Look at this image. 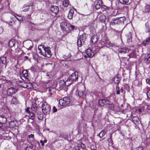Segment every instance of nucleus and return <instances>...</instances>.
Here are the masks:
<instances>
[{
  "instance_id": "57",
  "label": "nucleus",
  "mask_w": 150,
  "mask_h": 150,
  "mask_svg": "<svg viewBox=\"0 0 150 150\" xmlns=\"http://www.w3.org/2000/svg\"><path fill=\"white\" fill-rule=\"evenodd\" d=\"M74 150H80V149L79 147H76L74 149Z\"/></svg>"
},
{
  "instance_id": "32",
  "label": "nucleus",
  "mask_w": 150,
  "mask_h": 150,
  "mask_svg": "<svg viewBox=\"0 0 150 150\" xmlns=\"http://www.w3.org/2000/svg\"><path fill=\"white\" fill-rule=\"evenodd\" d=\"M119 52L121 53H125L127 52V49L126 48H120L119 49Z\"/></svg>"
},
{
  "instance_id": "10",
  "label": "nucleus",
  "mask_w": 150,
  "mask_h": 150,
  "mask_svg": "<svg viewBox=\"0 0 150 150\" xmlns=\"http://www.w3.org/2000/svg\"><path fill=\"white\" fill-rule=\"evenodd\" d=\"M50 10L52 12L55 14H57L59 11L58 6H51Z\"/></svg>"
},
{
  "instance_id": "46",
  "label": "nucleus",
  "mask_w": 150,
  "mask_h": 150,
  "mask_svg": "<svg viewBox=\"0 0 150 150\" xmlns=\"http://www.w3.org/2000/svg\"><path fill=\"white\" fill-rule=\"evenodd\" d=\"M26 150H34V149H33V146L31 145L30 146L28 147L27 148Z\"/></svg>"
},
{
  "instance_id": "45",
  "label": "nucleus",
  "mask_w": 150,
  "mask_h": 150,
  "mask_svg": "<svg viewBox=\"0 0 150 150\" xmlns=\"http://www.w3.org/2000/svg\"><path fill=\"white\" fill-rule=\"evenodd\" d=\"M119 87L117 86L116 87V90H117L116 94L119 95L120 94V90Z\"/></svg>"
},
{
  "instance_id": "5",
  "label": "nucleus",
  "mask_w": 150,
  "mask_h": 150,
  "mask_svg": "<svg viewBox=\"0 0 150 150\" xmlns=\"http://www.w3.org/2000/svg\"><path fill=\"white\" fill-rule=\"evenodd\" d=\"M79 90L78 92V95L80 97H84L85 96L86 94V92L85 90V87L84 86L82 85L79 87Z\"/></svg>"
},
{
  "instance_id": "12",
  "label": "nucleus",
  "mask_w": 150,
  "mask_h": 150,
  "mask_svg": "<svg viewBox=\"0 0 150 150\" xmlns=\"http://www.w3.org/2000/svg\"><path fill=\"white\" fill-rule=\"evenodd\" d=\"M25 46L27 49L30 50L33 47L32 42L30 40L26 42H25Z\"/></svg>"
},
{
  "instance_id": "13",
  "label": "nucleus",
  "mask_w": 150,
  "mask_h": 150,
  "mask_svg": "<svg viewBox=\"0 0 150 150\" xmlns=\"http://www.w3.org/2000/svg\"><path fill=\"white\" fill-rule=\"evenodd\" d=\"M106 106L109 109L112 110L114 108V105L113 103L108 101V102L106 104Z\"/></svg>"
},
{
  "instance_id": "42",
  "label": "nucleus",
  "mask_w": 150,
  "mask_h": 150,
  "mask_svg": "<svg viewBox=\"0 0 150 150\" xmlns=\"http://www.w3.org/2000/svg\"><path fill=\"white\" fill-rule=\"evenodd\" d=\"M59 84L60 86H62L64 85L65 86V81L63 80H61L59 81Z\"/></svg>"
},
{
  "instance_id": "59",
  "label": "nucleus",
  "mask_w": 150,
  "mask_h": 150,
  "mask_svg": "<svg viewBox=\"0 0 150 150\" xmlns=\"http://www.w3.org/2000/svg\"><path fill=\"white\" fill-rule=\"evenodd\" d=\"M25 59H28V57L27 56H25L24 57Z\"/></svg>"
},
{
  "instance_id": "58",
  "label": "nucleus",
  "mask_w": 150,
  "mask_h": 150,
  "mask_svg": "<svg viewBox=\"0 0 150 150\" xmlns=\"http://www.w3.org/2000/svg\"><path fill=\"white\" fill-rule=\"evenodd\" d=\"M120 91L121 93H122L123 91L124 90L123 88H121L120 89Z\"/></svg>"
},
{
  "instance_id": "30",
  "label": "nucleus",
  "mask_w": 150,
  "mask_h": 150,
  "mask_svg": "<svg viewBox=\"0 0 150 150\" xmlns=\"http://www.w3.org/2000/svg\"><path fill=\"white\" fill-rule=\"evenodd\" d=\"M0 61L2 63L5 64L6 62V58L5 57H2L0 58Z\"/></svg>"
},
{
  "instance_id": "56",
  "label": "nucleus",
  "mask_w": 150,
  "mask_h": 150,
  "mask_svg": "<svg viewBox=\"0 0 150 150\" xmlns=\"http://www.w3.org/2000/svg\"><path fill=\"white\" fill-rule=\"evenodd\" d=\"M147 96L149 95L150 96V90H149L147 92Z\"/></svg>"
},
{
  "instance_id": "17",
  "label": "nucleus",
  "mask_w": 150,
  "mask_h": 150,
  "mask_svg": "<svg viewBox=\"0 0 150 150\" xmlns=\"http://www.w3.org/2000/svg\"><path fill=\"white\" fill-rule=\"evenodd\" d=\"M108 100H106L105 99H101L98 101L99 104L101 106H103L104 105H106V104L108 102Z\"/></svg>"
},
{
  "instance_id": "60",
  "label": "nucleus",
  "mask_w": 150,
  "mask_h": 150,
  "mask_svg": "<svg viewBox=\"0 0 150 150\" xmlns=\"http://www.w3.org/2000/svg\"><path fill=\"white\" fill-rule=\"evenodd\" d=\"M3 125V124L0 122V127H2Z\"/></svg>"
},
{
  "instance_id": "27",
  "label": "nucleus",
  "mask_w": 150,
  "mask_h": 150,
  "mask_svg": "<svg viewBox=\"0 0 150 150\" xmlns=\"http://www.w3.org/2000/svg\"><path fill=\"white\" fill-rule=\"evenodd\" d=\"M37 104L35 102H33L32 103L31 109L34 111H35L36 110L37 108Z\"/></svg>"
},
{
  "instance_id": "29",
  "label": "nucleus",
  "mask_w": 150,
  "mask_h": 150,
  "mask_svg": "<svg viewBox=\"0 0 150 150\" xmlns=\"http://www.w3.org/2000/svg\"><path fill=\"white\" fill-rule=\"evenodd\" d=\"M120 78L118 76H116L114 78V81L115 83L118 84L120 82Z\"/></svg>"
},
{
  "instance_id": "38",
  "label": "nucleus",
  "mask_w": 150,
  "mask_h": 150,
  "mask_svg": "<svg viewBox=\"0 0 150 150\" xmlns=\"http://www.w3.org/2000/svg\"><path fill=\"white\" fill-rule=\"evenodd\" d=\"M71 54L69 53L67 54H67L64 55L63 56V57L65 59H67L71 57Z\"/></svg>"
},
{
  "instance_id": "9",
  "label": "nucleus",
  "mask_w": 150,
  "mask_h": 150,
  "mask_svg": "<svg viewBox=\"0 0 150 150\" xmlns=\"http://www.w3.org/2000/svg\"><path fill=\"white\" fill-rule=\"evenodd\" d=\"M86 53L88 56L90 57H93L94 54V52H93L91 49H88L86 50Z\"/></svg>"
},
{
  "instance_id": "41",
  "label": "nucleus",
  "mask_w": 150,
  "mask_h": 150,
  "mask_svg": "<svg viewBox=\"0 0 150 150\" xmlns=\"http://www.w3.org/2000/svg\"><path fill=\"white\" fill-rule=\"evenodd\" d=\"M29 118L32 120H33L34 119V115L33 113L32 112L30 113L29 115Z\"/></svg>"
},
{
  "instance_id": "1",
  "label": "nucleus",
  "mask_w": 150,
  "mask_h": 150,
  "mask_svg": "<svg viewBox=\"0 0 150 150\" xmlns=\"http://www.w3.org/2000/svg\"><path fill=\"white\" fill-rule=\"evenodd\" d=\"M125 20L126 18L125 17L113 18L110 22V25L112 26L116 25H119L121 23H124Z\"/></svg>"
},
{
  "instance_id": "24",
  "label": "nucleus",
  "mask_w": 150,
  "mask_h": 150,
  "mask_svg": "<svg viewBox=\"0 0 150 150\" xmlns=\"http://www.w3.org/2000/svg\"><path fill=\"white\" fill-rule=\"evenodd\" d=\"M144 61L148 63H150V54H148L145 57Z\"/></svg>"
},
{
  "instance_id": "23",
  "label": "nucleus",
  "mask_w": 150,
  "mask_h": 150,
  "mask_svg": "<svg viewBox=\"0 0 150 150\" xmlns=\"http://www.w3.org/2000/svg\"><path fill=\"white\" fill-rule=\"evenodd\" d=\"M7 120L6 118L4 117L3 116H0V122L2 123H5L6 122Z\"/></svg>"
},
{
  "instance_id": "51",
  "label": "nucleus",
  "mask_w": 150,
  "mask_h": 150,
  "mask_svg": "<svg viewBox=\"0 0 150 150\" xmlns=\"http://www.w3.org/2000/svg\"><path fill=\"white\" fill-rule=\"evenodd\" d=\"M70 28L71 29H74L75 28V26L73 25H71L70 26Z\"/></svg>"
},
{
  "instance_id": "18",
  "label": "nucleus",
  "mask_w": 150,
  "mask_h": 150,
  "mask_svg": "<svg viewBox=\"0 0 150 150\" xmlns=\"http://www.w3.org/2000/svg\"><path fill=\"white\" fill-rule=\"evenodd\" d=\"M67 23L66 22H62L60 24V27L61 29L63 31H65L66 29V27L67 26Z\"/></svg>"
},
{
  "instance_id": "20",
  "label": "nucleus",
  "mask_w": 150,
  "mask_h": 150,
  "mask_svg": "<svg viewBox=\"0 0 150 150\" xmlns=\"http://www.w3.org/2000/svg\"><path fill=\"white\" fill-rule=\"evenodd\" d=\"M145 31L146 33H148L150 32V24L147 22L145 23Z\"/></svg>"
},
{
  "instance_id": "2",
  "label": "nucleus",
  "mask_w": 150,
  "mask_h": 150,
  "mask_svg": "<svg viewBox=\"0 0 150 150\" xmlns=\"http://www.w3.org/2000/svg\"><path fill=\"white\" fill-rule=\"evenodd\" d=\"M43 48L44 49L43 51H42L40 50V51L39 52V53L45 57L47 58L50 57L52 55V54L50 48L45 46H43Z\"/></svg>"
},
{
  "instance_id": "19",
  "label": "nucleus",
  "mask_w": 150,
  "mask_h": 150,
  "mask_svg": "<svg viewBox=\"0 0 150 150\" xmlns=\"http://www.w3.org/2000/svg\"><path fill=\"white\" fill-rule=\"evenodd\" d=\"M150 11V5H147L143 10V12L144 13H147Z\"/></svg>"
},
{
  "instance_id": "6",
  "label": "nucleus",
  "mask_w": 150,
  "mask_h": 150,
  "mask_svg": "<svg viewBox=\"0 0 150 150\" xmlns=\"http://www.w3.org/2000/svg\"><path fill=\"white\" fill-rule=\"evenodd\" d=\"M70 102V98L68 97H65L59 100V103L60 105L64 106L69 104Z\"/></svg>"
},
{
  "instance_id": "50",
  "label": "nucleus",
  "mask_w": 150,
  "mask_h": 150,
  "mask_svg": "<svg viewBox=\"0 0 150 150\" xmlns=\"http://www.w3.org/2000/svg\"><path fill=\"white\" fill-rule=\"evenodd\" d=\"M28 137L29 138H33L34 137V135L33 134H31L29 135Z\"/></svg>"
},
{
  "instance_id": "31",
  "label": "nucleus",
  "mask_w": 150,
  "mask_h": 150,
  "mask_svg": "<svg viewBox=\"0 0 150 150\" xmlns=\"http://www.w3.org/2000/svg\"><path fill=\"white\" fill-rule=\"evenodd\" d=\"M10 126L11 127H14L16 125V122L14 121H11L9 123Z\"/></svg>"
},
{
  "instance_id": "40",
  "label": "nucleus",
  "mask_w": 150,
  "mask_h": 150,
  "mask_svg": "<svg viewBox=\"0 0 150 150\" xmlns=\"http://www.w3.org/2000/svg\"><path fill=\"white\" fill-rule=\"evenodd\" d=\"M62 4L64 7H67L68 6L69 4V2L67 1L64 0L63 1Z\"/></svg>"
},
{
  "instance_id": "63",
  "label": "nucleus",
  "mask_w": 150,
  "mask_h": 150,
  "mask_svg": "<svg viewBox=\"0 0 150 150\" xmlns=\"http://www.w3.org/2000/svg\"><path fill=\"white\" fill-rule=\"evenodd\" d=\"M52 90L51 89H49V92H51V91Z\"/></svg>"
},
{
  "instance_id": "14",
  "label": "nucleus",
  "mask_w": 150,
  "mask_h": 150,
  "mask_svg": "<svg viewBox=\"0 0 150 150\" xmlns=\"http://www.w3.org/2000/svg\"><path fill=\"white\" fill-rule=\"evenodd\" d=\"M74 9H71L69 12V14L67 16V18L69 19H72L74 13Z\"/></svg>"
},
{
  "instance_id": "16",
  "label": "nucleus",
  "mask_w": 150,
  "mask_h": 150,
  "mask_svg": "<svg viewBox=\"0 0 150 150\" xmlns=\"http://www.w3.org/2000/svg\"><path fill=\"white\" fill-rule=\"evenodd\" d=\"M121 4L126 5L130 4L132 1V0H119Z\"/></svg>"
},
{
  "instance_id": "15",
  "label": "nucleus",
  "mask_w": 150,
  "mask_h": 150,
  "mask_svg": "<svg viewBox=\"0 0 150 150\" xmlns=\"http://www.w3.org/2000/svg\"><path fill=\"white\" fill-rule=\"evenodd\" d=\"M102 4V1L101 0H98L95 6L96 8L97 9H99L101 8Z\"/></svg>"
},
{
  "instance_id": "48",
  "label": "nucleus",
  "mask_w": 150,
  "mask_h": 150,
  "mask_svg": "<svg viewBox=\"0 0 150 150\" xmlns=\"http://www.w3.org/2000/svg\"><path fill=\"white\" fill-rule=\"evenodd\" d=\"M53 110L54 112H56L57 111V110L56 108L54 106L53 107Z\"/></svg>"
},
{
  "instance_id": "43",
  "label": "nucleus",
  "mask_w": 150,
  "mask_h": 150,
  "mask_svg": "<svg viewBox=\"0 0 150 150\" xmlns=\"http://www.w3.org/2000/svg\"><path fill=\"white\" fill-rule=\"evenodd\" d=\"M104 45H105V46L107 47L108 46L110 47H111L113 46V44L109 41H107L106 43L104 44Z\"/></svg>"
},
{
  "instance_id": "11",
  "label": "nucleus",
  "mask_w": 150,
  "mask_h": 150,
  "mask_svg": "<svg viewBox=\"0 0 150 150\" xmlns=\"http://www.w3.org/2000/svg\"><path fill=\"white\" fill-rule=\"evenodd\" d=\"M131 118L132 119V122L135 124H138L139 120L137 116H134L132 115H131Z\"/></svg>"
},
{
  "instance_id": "44",
  "label": "nucleus",
  "mask_w": 150,
  "mask_h": 150,
  "mask_svg": "<svg viewBox=\"0 0 150 150\" xmlns=\"http://www.w3.org/2000/svg\"><path fill=\"white\" fill-rule=\"evenodd\" d=\"M15 17L19 21H22L24 20L23 18L21 16L17 15V16H15Z\"/></svg>"
},
{
  "instance_id": "53",
  "label": "nucleus",
  "mask_w": 150,
  "mask_h": 150,
  "mask_svg": "<svg viewBox=\"0 0 150 150\" xmlns=\"http://www.w3.org/2000/svg\"><path fill=\"white\" fill-rule=\"evenodd\" d=\"M40 142L41 143V145L43 146L44 145V144L43 141L42 140H40Z\"/></svg>"
},
{
  "instance_id": "64",
  "label": "nucleus",
  "mask_w": 150,
  "mask_h": 150,
  "mask_svg": "<svg viewBox=\"0 0 150 150\" xmlns=\"http://www.w3.org/2000/svg\"><path fill=\"white\" fill-rule=\"evenodd\" d=\"M38 50H40H40H41V49H40V48H38Z\"/></svg>"
},
{
  "instance_id": "22",
  "label": "nucleus",
  "mask_w": 150,
  "mask_h": 150,
  "mask_svg": "<svg viewBox=\"0 0 150 150\" xmlns=\"http://www.w3.org/2000/svg\"><path fill=\"white\" fill-rule=\"evenodd\" d=\"M43 113L41 112L38 111L37 113V117L38 118L39 120H42L43 118Z\"/></svg>"
},
{
  "instance_id": "4",
  "label": "nucleus",
  "mask_w": 150,
  "mask_h": 150,
  "mask_svg": "<svg viewBox=\"0 0 150 150\" xmlns=\"http://www.w3.org/2000/svg\"><path fill=\"white\" fill-rule=\"evenodd\" d=\"M86 38L85 33H83L82 35H80L77 40V43L78 46L79 47H81L82 44L84 43Z\"/></svg>"
},
{
  "instance_id": "55",
  "label": "nucleus",
  "mask_w": 150,
  "mask_h": 150,
  "mask_svg": "<svg viewBox=\"0 0 150 150\" xmlns=\"http://www.w3.org/2000/svg\"><path fill=\"white\" fill-rule=\"evenodd\" d=\"M29 108H27L26 109V112H28V113H29L30 112V111H29Z\"/></svg>"
},
{
  "instance_id": "34",
  "label": "nucleus",
  "mask_w": 150,
  "mask_h": 150,
  "mask_svg": "<svg viewBox=\"0 0 150 150\" xmlns=\"http://www.w3.org/2000/svg\"><path fill=\"white\" fill-rule=\"evenodd\" d=\"M72 81L69 78L65 81V86H68L71 83Z\"/></svg>"
},
{
  "instance_id": "49",
  "label": "nucleus",
  "mask_w": 150,
  "mask_h": 150,
  "mask_svg": "<svg viewBox=\"0 0 150 150\" xmlns=\"http://www.w3.org/2000/svg\"><path fill=\"white\" fill-rule=\"evenodd\" d=\"M137 150H143V148L142 146H139L138 147Z\"/></svg>"
},
{
  "instance_id": "54",
  "label": "nucleus",
  "mask_w": 150,
  "mask_h": 150,
  "mask_svg": "<svg viewBox=\"0 0 150 150\" xmlns=\"http://www.w3.org/2000/svg\"><path fill=\"white\" fill-rule=\"evenodd\" d=\"M3 31V29L2 28L0 27V34Z\"/></svg>"
},
{
  "instance_id": "37",
  "label": "nucleus",
  "mask_w": 150,
  "mask_h": 150,
  "mask_svg": "<svg viewBox=\"0 0 150 150\" xmlns=\"http://www.w3.org/2000/svg\"><path fill=\"white\" fill-rule=\"evenodd\" d=\"M150 41V37H149L147 38L145 41H144L143 42V44L144 46L147 43L149 42Z\"/></svg>"
},
{
  "instance_id": "62",
  "label": "nucleus",
  "mask_w": 150,
  "mask_h": 150,
  "mask_svg": "<svg viewBox=\"0 0 150 150\" xmlns=\"http://www.w3.org/2000/svg\"><path fill=\"white\" fill-rule=\"evenodd\" d=\"M36 144L38 145H40L39 142H36Z\"/></svg>"
},
{
  "instance_id": "36",
  "label": "nucleus",
  "mask_w": 150,
  "mask_h": 150,
  "mask_svg": "<svg viewBox=\"0 0 150 150\" xmlns=\"http://www.w3.org/2000/svg\"><path fill=\"white\" fill-rule=\"evenodd\" d=\"M17 102L18 101L17 100L16 98L15 97H13L11 103L12 104H16L17 103Z\"/></svg>"
},
{
  "instance_id": "8",
  "label": "nucleus",
  "mask_w": 150,
  "mask_h": 150,
  "mask_svg": "<svg viewBox=\"0 0 150 150\" xmlns=\"http://www.w3.org/2000/svg\"><path fill=\"white\" fill-rule=\"evenodd\" d=\"M16 90L13 87H11L8 88L7 91V92L8 95L11 96L14 94L16 92Z\"/></svg>"
},
{
  "instance_id": "25",
  "label": "nucleus",
  "mask_w": 150,
  "mask_h": 150,
  "mask_svg": "<svg viewBox=\"0 0 150 150\" xmlns=\"http://www.w3.org/2000/svg\"><path fill=\"white\" fill-rule=\"evenodd\" d=\"M30 6V5H27L26 4L24 5L23 6L22 8L23 9V11L26 12L28 11L29 7Z\"/></svg>"
},
{
  "instance_id": "47",
  "label": "nucleus",
  "mask_w": 150,
  "mask_h": 150,
  "mask_svg": "<svg viewBox=\"0 0 150 150\" xmlns=\"http://www.w3.org/2000/svg\"><path fill=\"white\" fill-rule=\"evenodd\" d=\"M81 148L83 149H85L86 148V145L83 144L82 143L81 144Z\"/></svg>"
},
{
  "instance_id": "28",
  "label": "nucleus",
  "mask_w": 150,
  "mask_h": 150,
  "mask_svg": "<svg viewBox=\"0 0 150 150\" xmlns=\"http://www.w3.org/2000/svg\"><path fill=\"white\" fill-rule=\"evenodd\" d=\"M15 44V42L14 40H11L9 42L8 45L9 47H11L13 46Z\"/></svg>"
},
{
  "instance_id": "26",
  "label": "nucleus",
  "mask_w": 150,
  "mask_h": 150,
  "mask_svg": "<svg viewBox=\"0 0 150 150\" xmlns=\"http://www.w3.org/2000/svg\"><path fill=\"white\" fill-rule=\"evenodd\" d=\"M99 19L101 22H104L106 19V16L104 15H102L99 17Z\"/></svg>"
},
{
  "instance_id": "33",
  "label": "nucleus",
  "mask_w": 150,
  "mask_h": 150,
  "mask_svg": "<svg viewBox=\"0 0 150 150\" xmlns=\"http://www.w3.org/2000/svg\"><path fill=\"white\" fill-rule=\"evenodd\" d=\"M22 73L23 75V77L25 79L26 78H27L28 75L27 70H23V71Z\"/></svg>"
},
{
  "instance_id": "39",
  "label": "nucleus",
  "mask_w": 150,
  "mask_h": 150,
  "mask_svg": "<svg viewBox=\"0 0 150 150\" xmlns=\"http://www.w3.org/2000/svg\"><path fill=\"white\" fill-rule=\"evenodd\" d=\"M16 52L19 53V54H22L23 53H24L23 51L20 48H18L16 50Z\"/></svg>"
},
{
  "instance_id": "61",
  "label": "nucleus",
  "mask_w": 150,
  "mask_h": 150,
  "mask_svg": "<svg viewBox=\"0 0 150 150\" xmlns=\"http://www.w3.org/2000/svg\"><path fill=\"white\" fill-rule=\"evenodd\" d=\"M47 142V140L46 139L44 140L43 141L44 143H46Z\"/></svg>"
},
{
  "instance_id": "7",
  "label": "nucleus",
  "mask_w": 150,
  "mask_h": 150,
  "mask_svg": "<svg viewBox=\"0 0 150 150\" xmlns=\"http://www.w3.org/2000/svg\"><path fill=\"white\" fill-rule=\"evenodd\" d=\"M72 81H76L78 79L77 73L76 72H74L71 75L69 78Z\"/></svg>"
},
{
  "instance_id": "21",
  "label": "nucleus",
  "mask_w": 150,
  "mask_h": 150,
  "mask_svg": "<svg viewBox=\"0 0 150 150\" xmlns=\"http://www.w3.org/2000/svg\"><path fill=\"white\" fill-rule=\"evenodd\" d=\"M91 40L93 43H95L98 40V37L97 35H94L93 36L91 37Z\"/></svg>"
},
{
  "instance_id": "52",
  "label": "nucleus",
  "mask_w": 150,
  "mask_h": 150,
  "mask_svg": "<svg viewBox=\"0 0 150 150\" xmlns=\"http://www.w3.org/2000/svg\"><path fill=\"white\" fill-rule=\"evenodd\" d=\"M146 82L148 84L150 85V79H147L146 80Z\"/></svg>"
},
{
  "instance_id": "35",
  "label": "nucleus",
  "mask_w": 150,
  "mask_h": 150,
  "mask_svg": "<svg viewBox=\"0 0 150 150\" xmlns=\"http://www.w3.org/2000/svg\"><path fill=\"white\" fill-rule=\"evenodd\" d=\"M106 131L105 130H103L102 131H101L100 134H99V136L100 138L102 137L106 133Z\"/></svg>"
},
{
  "instance_id": "3",
  "label": "nucleus",
  "mask_w": 150,
  "mask_h": 150,
  "mask_svg": "<svg viewBox=\"0 0 150 150\" xmlns=\"http://www.w3.org/2000/svg\"><path fill=\"white\" fill-rule=\"evenodd\" d=\"M42 110L45 115H49L51 110L50 106L47 104L46 102L43 103L42 106Z\"/></svg>"
}]
</instances>
